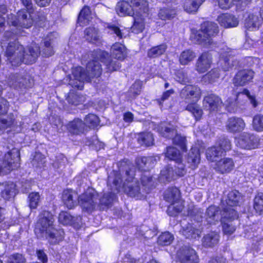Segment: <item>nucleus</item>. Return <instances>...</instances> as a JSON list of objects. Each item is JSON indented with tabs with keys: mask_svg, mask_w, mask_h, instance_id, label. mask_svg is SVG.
Segmentation results:
<instances>
[{
	"mask_svg": "<svg viewBox=\"0 0 263 263\" xmlns=\"http://www.w3.org/2000/svg\"><path fill=\"white\" fill-rule=\"evenodd\" d=\"M217 21L221 26L226 28L236 27L239 23L236 17L228 13L218 16Z\"/></svg>",
	"mask_w": 263,
	"mask_h": 263,
	"instance_id": "obj_22",
	"label": "nucleus"
},
{
	"mask_svg": "<svg viewBox=\"0 0 263 263\" xmlns=\"http://www.w3.org/2000/svg\"><path fill=\"white\" fill-rule=\"evenodd\" d=\"M223 155V151L216 145L209 148L206 152L208 160L211 161H216L218 158Z\"/></svg>",
	"mask_w": 263,
	"mask_h": 263,
	"instance_id": "obj_35",
	"label": "nucleus"
},
{
	"mask_svg": "<svg viewBox=\"0 0 263 263\" xmlns=\"http://www.w3.org/2000/svg\"><path fill=\"white\" fill-rule=\"evenodd\" d=\"M29 206L31 209H36L40 201L41 196L38 192H32L28 196Z\"/></svg>",
	"mask_w": 263,
	"mask_h": 263,
	"instance_id": "obj_49",
	"label": "nucleus"
},
{
	"mask_svg": "<svg viewBox=\"0 0 263 263\" xmlns=\"http://www.w3.org/2000/svg\"><path fill=\"white\" fill-rule=\"evenodd\" d=\"M202 4L199 0H186L184 4V9L188 13L195 12Z\"/></svg>",
	"mask_w": 263,
	"mask_h": 263,
	"instance_id": "obj_44",
	"label": "nucleus"
},
{
	"mask_svg": "<svg viewBox=\"0 0 263 263\" xmlns=\"http://www.w3.org/2000/svg\"><path fill=\"white\" fill-rule=\"evenodd\" d=\"M196 54L194 51L191 49H187L183 51L179 56L180 63L182 65H187L193 61L196 58Z\"/></svg>",
	"mask_w": 263,
	"mask_h": 263,
	"instance_id": "obj_38",
	"label": "nucleus"
},
{
	"mask_svg": "<svg viewBox=\"0 0 263 263\" xmlns=\"http://www.w3.org/2000/svg\"><path fill=\"white\" fill-rule=\"evenodd\" d=\"M254 209L260 214L263 212V193H258L254 199Z\"/></svg>",
	"mask_w": 263,
	"mask_h": 263,
	"instance_id": "obj_54",
	"label": "nucleus"
},
{
	"mask_svg": "<svg viewBox=\"0 0 263 263\" xmlns=\"http://www.w3.org/2000/svg\"><path fill=\"white\" fill-rule=\"evenodd\" d=\"M222 103L221 99L218 96L213 93L205 96L203 100L204 107L210 111L218 109Z\"/></svg>",
	"mask_w": 263,
	"mask_h": 263,
	"instance_id": "obj_18",
	"label": "nucleus"
},
{
	"mask_svg": "<svg viewBox=\"0 0 263 263\" xmlns=\"http://www.w3.org/2000/svg\"><path fill=\"white\" fill-rule=\"evenodd\" d=\"M201 97V90L197 85H187L180 92V97L187 104L197 102Z\"/></svg>",
	"mask_w": 263,
	"mask_h": 263,
	"instance_id": "obj_9",
	"label": "nucleus"
},
{
	"mask_svg": "<svg viewBox=\"0 0 263 263\" xmlns=\"http://www.w3.org/2000/svg\"><path fill=\"white\" fill-rule=\"evenodd\" d=\"M116 10L120 16H133L134 14V8L126 1L118 2L116 7Z\"/></svg>",
	"mask_w": 263,
	"mask_h": 263,
	"instance_id": "obj_23",
	"label": "nucleus"
},
{
	"mask_svg": "<svg viewBox=\"0 0 263 263\" xmlns=\"http://www.w3.org/2000/svg\"><path fill=\"white\" fill-rule=\"evenodd\" d=\"M182 233L186 238L196 239L199 236L201 232L192 224L188 223L186 226H182Z\"/></svg>",
	"mask_w": 263,
	"mask_h": 263,
	"instance_id": "obj_30",
	"label": "nucleus"
},
{
	"mask_svg": "<svg viewBox=\"0 0 263 263\" xmlns=\"http://www.w3.org/2000/svg\"><path fill=\"white\" fill-rule=\"evenodd\" d=\"M221 220H232L237 217L236 211L229 206L225 208L221 212Z\"/></svg>",
	"mask_w": 263,
	"mask_h": 263,
	"instance_id": "obj_46",
	"label": "nucleus"
},
{
	"mask_svg": "<svg viewBox=\"0 0 263 263\" xmlns=\"http://www.w3.org/2000/svg\"><path fill=\"white\" fill-rule=\"evenodd\" d=\"M177 256L181 263H197L198 261L196 251L189 245L182 246L177 251Z\"/></svg>",
	"mask_w": 263,
	"mask_h": 263,
	"instance_id": "obj_12",
	"label": "nucleus"
},
{
	"mask_svg": "<svg viewBox=\"0 0 263 263\" xmlns=\"http://www.w3.org/2000/svg\"><path fill=\"white\" fill-rule=\"evenodd\" d=\"M189 214L192 217H194L197 221H199L202 219L203 213L201 209L194 207L193 209L189 211Z\"/></svg>",
	"mask_w": 263,
	"mask_h": 263,
	"instance_id": "obj_64",
	"label": "nucleus"
},
{
	"mask_svg": "<svg viewBox=\"0 0 263 263\" xmlns=\"http://www.w3.org/2000/svg\"><path fill=\"white\" fill-rule=\"evenodd\" d=\"M54 218L52 213L44 211L40 214L34 229V232L38 238H45L52 245L62 241L64 235L63 230L54 228Z\"/></svg>",
	"mask_w": 263,
	"mask_h": 263,
	"instance_id": "obj_3",
	"label": "nucleus"
},
{
	"mask_svg": "<svg viewBox=\"0 0 263 263\" xmlns=\"http://www.w3.org/2000/svg\"><path fill=\"white\" fill-rule=\"evenodd\" d=\"M252 125L253 129L258 132L263 131V115L257 114L253 118Z\"/></svg>",
	"mask_w": 263,
	"mask_h": 263,
	"instance_id": "obj_53",
	"label": "nucleus"
},
{
	"mask_svg": "<svg viewBox=\"0 0 263 263\" xmlns=\"http://www.w3.org/2000/svg\"><path fill=\"white\" fill-rule=\"evenodd\" d=\"M212 55L209 52H204L198 58L196 63V70L200 73L206 71L211 66Z\"/></svg>",
	"mask_w": 263,
	"mask_h": 263,
	"instance_id": "obj_16",
	"label": "nucleus"
},
{
	"mask_svg": "<svg viewBox=\"0 0 263 263\" xmlns=\"http://www.w3.org/2000/svg\"><path fill=\"white\" fill-rule=\"evenodd\" d=\"M159 133L164 137L172 139L173 143L178 145L183 151L186 150V139L185 137L177 133L176 127L171 124L162 123L158 127Z\"/></svg>",
	"mask_w": 263,
	"mask_h": 263,
	"instance_id": "obj_6",
	"label": "nucleus"
},
{
	"mask_svg": "<svg viewBox=\"0 0 263 263\" xmlns=\"http://www.w3.org/2000/svg\"><path fill=\"white\" fill-rule=\"evenodd\" d=\"M8 263H26V259L22 254L16 253L8 257Z\"/></svg>",
	"mask_w": 263,
	"mask_h": 263,
	"instance_id": "obj_62",
	"label": "nucleus"
},
{
	"mask_svg": "<svg viewBox=\"0 0 263 263\" xmlns=\"http://www.w3.org/2000/svg\"><path fill=\"white\" fill-rule=\"evenodd\" d=\"M175 9L164 8L161 9L159 12V16L161 20L171 19L176 15Z\"/></svg>",
	"mask_w": 263,
	"mask_h": 263,
	"instance_id": "obj_58",
	"label": "nucleus"
},
{
	"mask_svg": "<svg viewBox=\"0 0 263 263\" xmlns=\"http://www.w3.org/2000/svg\"><path fill=\"white\" fill-rule=\"evenodd\" d=\"M160 160L158 156L140 157L136 159V162L137 166L142 171H147L152 168Z\"/></svg>",
	"mask_w": 263,
	"mask_h": 263,
	"instance_id": "obj_17",
	"label": "nucleus"
},
{
	"mask_svg": "<svg viewBox=\"0 0 263 263\" xmlns=\"http://www.w3.org/2000/svg\"><path fill=\"white\" fill-rule=\"evenodd\" d=\"M200 156L198 149L196 148H191L187 157V162L190 164L192 169L196 168L200 163Z\"/></svg>",
	"mask_w": 263,
	"mask_h": 263,
	"instance_id": "obj_29",
	"label": "nucleus"
},
{
	"mask_svg": "<svg viewBox=\"0 0 263 263\" xmlns=\"http://www.w3.org/2000/svg\"><path fill=\"white\" fill-rule=\"evenodd\" d=\"M135 169L125 161L118 163V171H114L108 177V185L114 184L116 190L122 187L129 196L141 199L148 194L154 185L153 177L143 175L141 177V189L139 183L135 178Z\"/></svg>",
	"mask_w": 263,
	"mask_h": 263,
	"instance_id": "obj_1",
	"label": "nucleus"
},
{
	"mask_svg": "<svg viewBox=\"0 0 263 263\" xmlns=\"http://www.w3.org/2000/svg\"><path fill=\"white\" fill-rule=\"evenodd\" d=\"M167 48L165 44L152 47L147 52V56L151 58H157L163 54Z\"/></svg>",
	"mask_w": 263,
	"mask_h": 263,
	"instance_id": "obj_42",
	"label": "nucleus"
},
{
	"mask_svg": "<svg viewBox=\"0 0 263 263\" xmlns=\"http://www.w3.org/2000/svg\"><path fill=\"white\" fill-rule=\"evenodd\" d=\"M138 142L141 145L149 146L153 145L154 138L151 133H143L138 135Z\"/></svg>",
	"mask_w": 263,
	"mask_h": 263,
	"instance_id": "obj_40",
	"label": "nucleus"
},
{
	"mask_svg": "<svg viewBox=\"0 0 263 263\" xmlns=\"http://www.w3.org/2000/svg\"><path fill=\"white\" fill-rule=\"evenodd\" d=\"M67 160L66 158L62 154L58 155L55 158V161L52 164L53 167L55 169L62 170L64 167Z\"/></svg>",
	"mask_w": 263,
	"mask_h": 263,
	"instance_id": "obj_60",
	"label": "nucleus"
},
{
	"mask_svg": "<svg viewBox=\"0 0 263 263\" xmlns=\"http://www.w3.org/2000/svg\"><path fill=\"white\" fill-rule=\"evenodd\" d=\"M165 155L168 159L175 162L179 161L182 158L179 151L173 146L167 147Z\"/></svg>",
	"mask_w": 263,
	"mask_h": 263,
	"instance_id": "obj_43",
	"label": "nucleus"
},
{
	"mask_svg": "<svg viewBox=\"0 0 263 263\" xmlns=\"http://www.w3.org/2000/svg\"><path fill=\"white\" fill-rule=\"evenodd\" d=\"M175 175L173 167L170 166H166L161 170L160 173V177L167 181H171L174 177Z\"/></svg>",
	"mask_w": 263,
	"mask_h": 263,
	"instance_id": "obj_50",
	"label": "nucleus"
},
{
	"mask_svg": "<svg viewBox=\"0 0 263 263\" xmlns=\"http://www.w3.org/2000/svg\"><path fill=\"white\" fill-rule=\"evenodd\" d=\"M174 240L173 235L168 232L162 233L158 238V243L161 246L170 245Z\"/></svg>",
	"mask_w": 263,
	"mask_h": 263,
	"instance_id": "obj_48",
	"label": "nucleus"
},
{
	"mask_svg": "<svg viewBox=\"0 0 263 263\" xmlns=\"http://www.w3.org/2000/svg\"><path fill=\"white\" fill-rule=\"evenodd\" d=\"M254 75L253 71L243 69L239 71L233 79V84L236 86L246 85L251 81Z\"/></svg>",
	"mask_w": 263,
	"mask_h": 263,
	"instance_id": "obj_15",
	"label": "nucleus"
},
{
	"mask_svg": "<svg viewBox=\"0 0 263 263\" xmlns=\"http://www.w3.org/2000/svg\"><path fill=\"white\" fill-rule=\"evenodd\" d=\"M100 120L98 116L94 114H89L85 118V125L95 128L99 124Z\"/></svg>",
	"mask_w": 263,
	"mask_h": 263,
	"instance_id": "obj_56",
	"label": "nucleus"
},
{
	"mask_svg": "<svg viewBox=\"0 0 263 263\" xmlns=\"http://www.w3.org/2000/svg\"><path fill=\"white\" fill-rule=\"evenodd\" d=\"M31 163L32 166L36 168H44L46 165L45 157L40 153H35Z\"/></svg>",
	"mask_w": 263,
	"mask_h": 263,
	"instance_id": "obj_45",
	"label": "nucleus"
},
{
	"mask_svg": "<svg viewBox=\"0 0 263 263\" xmlns=\"http://www.w3.org/2000/svg\"><path fill=\"white\" fill-rule=\"evenodd\" d=\"M92 18L91 12L90 8L88 6H84L79 13L78 23L80 26H85L88 24Z\"/></svg>",
	"mask_w": 263,
	"mask_h": 263,
	"instance_id": "obj_28",
	"label": "nucleus"
},
{
	"mask_svg": "<svg viewBox=\"0 0 263 263\" xmlns=\"http://www.w3.org/2000/svg\"><path fill=\"white\" fill-rule=\"evenodd\" d=\"M219 77V70L217 69H213L203 77V79L205 81L212 83L216 82Z\"/></svg>",
	"mask_w": 263,
	"mask_h": 263,
	"instance_id": "obj_59",
	"label": "nucleus"
},
{
	"mask_svg": "<svg viewBox=\"0 0 263 263\" xmlns=\"http://www.w3.org/2000/svg\"><path fill=\"white\" fill-rule=\"evenodd\" d=\"M7 83L10 87L18 89L29 87L26 78L20 74H11L7 79Z\"/></svg>",
	"mask_w": 263,
	"mask_h": 263,
	"instance_id": "obj_19",
	"label": "nucleus"
},
{
	"mask_svg": "<svg viewBox=\"0 0 263 263\" xmlns=\"http://www.w3.org/2000/svg\"><path fill=\"white\" fill-rule=\"evenodd\" d=\"M20 161V152L17 148H13L8 152L5 155L2 165L0 167V175L7 174L17 168Z\"/></svg>",
	"mask_w": 263,
	"mask_h": 263,
	"instance_id": "obj_8",
	"label": "nucleus"
},
{
	"mask_svg": "<svg viewBox=\"0 0 263 263\" xmlns=\"http://www.w3.org/2000/svg\"><path fill=\"white\" fill-rule=\"evenodd\" d=\"M15 185L13 183H5L3 185L1 196L4 199L9 200L15 196Z\"/></svg>",
	"mask_w": 263,
	"mask_h": 263,
	"instance_id": "obj_31",
	"label": "nucleus"
},
{
	"mask_svg": "<svg viewBox=\"0 0 263 263\" xmlns=\"http://www.w3.org/2000/svg\"><path fill=\"white\" fill-rule=\"evenodd\" d=\"M222 226V230L225 234L231 235L236 230L235 226L232 220H221Z\"/></svg>",
	"mask_w": 263,
	"mask_h": 263,
	"instance_id": "obj_57",
	"label": "nucleus"
},
{
	"mask_svg": "<svg viewBox=\"0 0 263 263\" xmlns=\"http://www.w3.org/2000/svg\"><path fill=\"white\" fill-rule=\"evenodd\" d=\"M84 37L90 43H97L100 41V34L99 30L93 27H89L84 31Z\"/></svg>",
	"mask_w": 263,
	"mask_h": 263,
	"instance_id": "obj_26",
	"label": "nucleus"
},
{
	"mask_svg": "<svg viewBox=\"0 0 263 263\" xmlns=\"http://www.w3.org/2000/svg\"><path fill=\"white\" fill-rule=\"evenodd\" d=\"M175 165L173 169L175 175L177 176H183L186 173V170L184 164L182 162V158L179 161L175 162Z\"/></svg>",
	"mask_w": 263,
	"mask_h": 263,
	"instance_id": "obj_55",
	"label": "nucleus"
},
{
	"mask_svg": "<svg viewBox=\"0 0 263 263\" xmlns=\"http://www.w3.org/2000/svg\"><path fill=\"white\" fill-rule=\"evenodd\" d=\"M99 194L92 188H88L79 196V203L83 211L91 213L97 208Z\"/></svg>",
	"mask_w": 263,
	"mask_h": 263,
	"instance_id": "obj_7",
	"label": "nucleus"
},
{
	"mask_svg": "<svg viewBox=\"0 0 263 263\" xmlns=\"http://www.w3.org/2000/svg\"><path fill=\"white\" fill-rule=\"evenodd\" d=\"M246 123L241 118L232 117L229 118L226 123L227 130L233 134L242 132L246 128Z\"/></svg>",
	"mask_w": 263,
	"mask_h": 263,
	"instance_id": "obj_14",
	"label": "nucleus"
},
{
	"mask_svg": "<svg viewBox=\"0 0 263 263\" xmlns=\"http://www.w3.org/2000/svg\"><path fill=\"white\" fill-rule=\"evenodd\" d=\"M259 144V139L253 134L248 133H242L236 139V145L245 149L255 148Z\"/></svg>",
	"mask_w": 263,
	"mask_h": 263,
	"instance_id": "obj_11",
	"label": "nucleus"
},
{
	"mask_svg": "<svg viewBox=\"0 0 263 263\" xmlns=\"http://www.w3.org/2000/svg\"><path fill=\"white\" fill-rule=\"evenodd\" d=\"M115 195L114 193L109 192L107 193H104L102 197L98 199L99 202H98L97 208H99L100 210H104L109 208L112 203Z\"/></svg>",
	"mask_w": 263,
	"mask_h": 263,
	"instance_id": "obj_24",
	"label": "nucleus"
},
{
	"mask_svg": "<svg viewBox=\"0 0 263 263\" xmlns=\"http://www.w3.org/2000/svg\"><path fill=\"white\" fill-rule=\"evenodd\" d=\"M179 197L180 191L176 187L168 188L164 192V198L168 202H176Z\"/></svg>",
	"mask_w": 263,
	"mask_h": 263,
	"instance_id": "obj_32",
	"label": "nucleus"
},
{
	"mask_svg": "<svg viewBox=\"0 0 263 263\" xmlns=\"http://www.w3.org/2000/svg\"><path fill=\"white\" fill-rule=\"evenodd\" d=\"M102 68L99 62L95 59L89 62L86 65V71L82 67H77L72 69V76L73 80L69 81V84L73 87L82 89L83 82H88L91 78L99 77Z\"/></svg>",
	"mask_w": 263,
	"mask_h": 263,
	"instance_id": "obj_4",
	"label": "nucleus"
},
{
	"mask_svg": "<svg viewBox=\"0 0 263 263\" xmlns=\"http://www.w3.org/2000/svg\"><path fill=\"white\" fill-rule=\"evenodd\" d=\"M111 52L114 58L118 60H123L126 56L125 46L118 42H116L112 45Z\"/></svg>",
	"mask_w": 263,
	"mask_h": 263,
	"instance_id": "obj_25",
	"label": "nucleus"
},
{
	"mask_svg": "<svg viewBox=\"0 0 263 263\" xmlns=\"http://www.w3.org/2000/svg\"><path fill=\"white\" fill-rule=\"evenodd\" d=\"M185 110L191 112L196 120L200 119L202 116V110L197 104V102L187 104L185 107Z\"/></svg>",
	"mask_w": 263,
	"mask_h": 263,
	"instance_id": "obj_41",
	"label": "nucleus"
},
{
	"mask_svg": "<svg viewBox=\"0 0 263 263\" xmlns=\"http://www.w3.org/2000/svg\"><path fill=\"white\" fill-rule=\"evenodd\" d=\"M142 84L141 82H135L130 87L128 95L130 99H135L137 96L140 95L141 92Z\"/></svg>",
	"mask_w": 263,
	"mask_h": 263,
	"instance_id": "obj_51",
	"label": "nucleus"
},
{
	"mask_svg": "<svg viewBox=\"0 0 263 263\" xmlns=\"http://www.w3.org/2000/svg\"><path fill=\"white\" fill-rule=\"evenodd\" d=\"M261 20L257 15L249 14L245 20V27L249 30H254L259 27Z\"/></svg>",
	"mask_w": 263,
	"mask_h": 263,
	"instance_id": "obj_34",
	"label": "nucleus"
},
{
	"mask_svg": "<svg viewBox=\"0 0 263 263\" xmlns=\"http://www.w3.org/2000/svg\"><path fill=\"white\" fill-rule=\"evenodd\" d=\"M216 145L223 151V154L230 151L232 148L230 140L225 138L220 139Z\"/></svg>",
	"mask_w": 263,
	"mask_h": 263,
	"instance_id": "obj_61",
	"label": "nucleus"
},
{
	"mask_svg": "<svg viewBox=\"0 0 263 263\" xmlns=\"http://www.w3.org/2000/svg\"><path fill=\"white\" fill-rule=\"evenodd\" d=\"M63 201L67 208H73L79 203V196L72 190L64 191L62 196Z\"/></svg>",
	"mask_w": 263,
	"mask_h": 263,
	"instance_id": "obj_21",
	"label": "nucleus"
},
{
	"mask_svg": "<svg viewBox=\"0 0 263 263\" xmlns=\"http://www.w3.org/2000/svg\"><path fill=\"white\" fill-rule=\"evenodd\" d=\"M182 205L178 202H173L170 205L167 210V214L171 216H176L180 213L183 210Z\"/></svg>",
	"mask_w": 263,
	"mask_h": 263,
	"instance_id": "obj_52",
	"label": "nucleus"
},
{
	"mask_svg": "<svg viewBox=\"0 0 263 263\" xmlns=\"http://www.w3.org/2000/svg\"><path fill=\"white\" fill-rule=\"evenodd\" d=\"M241 194L237 191H231L228 195L226 200L227 204L229 206H236L242 201Z\"/></svg>",
	"mask_w": 263,
	"mask_h": 263,
	"instance_id": "obj_33",
	"label": "nucleus"
},
{
	"mask_svg": "<svg viewBox=\"0 0 263 263\" xmlns=\"http://www.w3.org/2000/svg\"><path fill=\"white\" fill-rule=\"evenodd\" d=\"M68 128L71 133L79 135L84 132L85 125L82 120L75 119L72 121L69 122Z\"/></svg>",
	"mask_w": 263,
	"mask_h": 263,
	"instance_id": "obj_27",
	"label": "nucleus"
},
{
	"mask_svg": "<svg viewBox=\"0 0 263 263\" xmlns=\"http://www.w3.org/2000/svg\"><path fill=\"white\" fill-rule=\"evenodd\" d=\"M53 53L54 50L51 45V40L45 41L44 42V48L43 49V54L45 56L49 57L53 55Z\"/></svg>",
	"mask_w": 263,
	"mask_h": 263,
	"instance_id": "obj_63",
	"label": "nucleus"
},
{
	"mask_svg": "<svg viewBox=\"0 0 263 263\" xmlns=\"http://www.w3.org/2000/svg\"><path fill=\"white\" fill-rule=\"evenodd\" d=\"M218 208L215 206H209L206 211V220L208 223L212 224L215 223V221L219 219L218 215Z\"/></svg>",
	"mask_w": 263,
	"mask_h": 263,
	"instance_id": "obj_37",
	"label": "nucleus"
},
{
	"mask_svg": "<svg viewBox=\"0 0 263 263\" xmlns=\"http://www.w3.org/2000/svg\"><path fill=\"white\" fill-rule=\"evenodd\" d=\"M218 32V27L216 23L205 22L201 24V28L192 36L195 43L201 45L206 47L212 45V36Z\"/></svg>",
	"mask_w": 263,
	"mask_h": 263,
	"instance_id": "obj_5",
	"label": "nucleus"
},
{
	"mask_svg": "<svg viewBox=\"0 0 263 263\" xmlns=\"http://www.w3.org/2000/svg\"><path fill=\"white\" fill-rule=\"evenodd\" d=\"M96 55L97 59L104 63L107 72H112L120 69V63L116 60L112 59L108 52L102 50L97 51Z\"/></svg>",
	"mask_w": 263,
	"mask_h": 263,
	"instance_id": "obj_13",
	"label": "nucleus"
},
{
	"mask_svg": "<svg viewBox=\"0 0 263 263\" xmlns=\"http://www.w3.org/2000/svg\"><path fill=\"white\" fill-rule=\"evenodd\" d=\"M233 160L230 158L221 159L216 163L215 170L221 174L231 172L234 168Z\"/></svg>",
	"mask_w": 263,
	"mask_h": 263,
	"instance_id": "obj_20",
	"label": "nucleus"
},
{
	"mask_svg": "<svg viewBox=\"0 0 263 263\" xmlns=\"http://www.w3.org/2000/svg\"><path fill=\"white\" fill-rule=\"evenodd\" d=\"M8 24L14 27L19 26L28 28L32 25L33 20L30 14H27L25 10H21L18 12L17 17L12 14L9 15Z\"/></svg>",
	"mask_w": 263,
	"mask_h": 263,
	"instance_id": "obj_10",
	"label": "nucleus"
},
{
	"mask_svg": "<svg viewBox=\"0 0 263 263\" xmlns=\"http://www.w3.org/2000/svg\"><path fill=\"white\" fill-rule=\"evenodd\" d=\"M130 3L133 8L139 11V13L148 11V4L146 0H130Z\"/></svg>",
	"mask_w": 263,
	"mask_h": 263,
	"instance_id": "obj_47",
	"label": "nucleus"
},
{
	"mask_svg": "<svg viewBox=\"0 0 263 263\" xmlns=\"http://www.w3.org/2000/svg\"><path fill=\"white\" fill-rule=\"evenodd\" d=\"M219 240V235L215 232L206 234L202 238V245L205 247H213L216 245Z\"/></svg>",
	"mask_w": 263,
	"mask_h": 263,
	"instance_id": "obj_36",
	"label": "nucleus"
},
{
	"mask_svg": "<svg viewBox=\"0 0 263 263\" xmlns=\"http://www.w3.org/2000/svg\"><path fill=\"white\" fill-rule=\"evenodd\" d=\"M78 220V217L71 215L67 212H61L59 215V221L64 225L73 224Z\"/></svg>",
	"mask_w": 263,
	"mask_h": 263,
	"instance_id": "obj_39",
	"label": "nucleus"
},
{
	"mask_svg": "<svg viewBox=\"0 0 263 263\" xmlns=\"http://www.w3.org/2000/svg\"><path fill=\"white\" fill-rule=\"evenodd\" d=\"M40 54L39 46L32 44L26 48L15 41L9 43L7 46L6 55L12 66L17 67L22 63L26 64L34 63Z\"/></svg>",
	"mask_w": 263,
	"mask_h": 263,
	"instance_id": "obj_2",
	"label": "nucleus"
}]
</instances>
